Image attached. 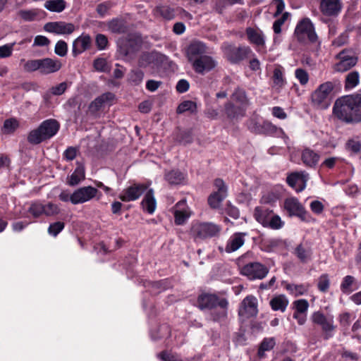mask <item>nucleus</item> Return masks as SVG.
<instances>
[{"instance_id": "1", "label": "nucleus", "mask_w": 361, "mask_h": 361, "mask_svg": "<svg viewBox=\"0 0 361 361\" xmlns=\"http://www.w3.org/2000/svg\"><path fill=\"white\" fill-rule=\"evenodd\" d=\"M333 111L338 119L346 123L361 122V94L346 95L337 99Z\"/></svg>"}, {"instance_id": "2", "label": "nucleus", "mask_w": 361, "mask_h": 361, "mask_svg": "<svg viewBox=\"0 0 361 361\" xmlns=\"http://www.w3.org/2000/svg\"><path fill=\"white\" fill-rule=\"evenodd\" d=\"M59 128L60 124L55 119L44 121L37 128L29 133L27 141L32 145H38L54 136Z\"/></svg>"}, {"instance_id": "3", "label": "nucleus", "mask_w": 361, "mask_h": 361, "mask_svg": "<svg viewBox=\"0 0 361 361\" xmlns=\"http://www.w3.org/2000/svg\"><path fill=\"white\" fill-rule=\"evenodd\" d=\"M221 231V227L216 224L193 221L190 226L189 235L195 243H199L218 236Z\"/></svg>"}, {"instance_id": "4", "label": "nucleus", "mask_w": 361, "mask_h": 361, "mask_svg": "<svg viewBox=\"0 0 361 361\" xmlns=\"http://www.w3.org/2000/svg\"><path fill=\"white\" fill-rule=\"evenodd\" d=\"M335 87L334 82L328 81L321 84L311 95L312 102L318 109H326L330 105L331 94Z\"/></svg>"}, {"instance_id": "5", "label": "nucleus", "mask_w": 361, "mask_h": 361, "mask_svg": "<svg viewBox=\"0 0 361 361\" xmlns=\"http://www.w3.org/2000/svg\"><path fill=\"white\" fill-rule=\"evenodd\" d=\"M118 52L120 56L132 58L141 47V39L135 36L129 35L118 40Z\"/></svg>"}, {"instance_id": "6", "label": "nucleus", "mask_w": 361, "mask_h": 361, "mask_svg": "<svg viewBox=\"0 0 361 361\" xmlns=\"http://www.w3.org/2000/svg\"><path fill=\"white\" fill-rule=\"evenodd\" d=\"M311 320L313 324L321 327L324 339L328 340L333 336L336 329L333 316H326L323 312L317 311L312 314Z\"/></svg>"}, {"instance_id": "7", "label": "nucleus", "mask_w": 361, "mask_h": 361, "mask_svg": "<svg viewBox=\"0 0 361 361\" xmlns=\"http://www.w3.org/2000/svg\"><path fill=\"white\" fill-rule=\"evenodd\" d=\"M295 34L298 39L301 42L308 40L310 42H315L317 40V35L314 25L307 18H303L298 23L295 30Z\"/></svg>"}, {"instance_id": "8", "label": "nucleus", "mask_w": 361, "mask_h": 361, "mask_svg": "<svg viewBox=\"0 0 361 361\" xmlns=\"http://www.w3.org/2000/svg\"><path fill=\"white\" fill-rule=\"evenodd\" d=\"M284 208L290 216H296L303 221L310 222L313 221L310 214L305 210L296 198L286 199L284 202Z\"/></svg>"}, {"instance_id": "9", "label": "nucleus", "mask_w": 361, "mask_h": 361, "mask_svg": "<svg viewBox=\"0 0 361 361\" xmlns=\"http://www.w3.org/2000/svg\"><path fill=\"white\" fill-rule=\"evenodd\" d=\"M241 274L250 280L262 279L269 273V269L259 262H250L241 269Z\"/></svg>"}, {"instance_id": "10", "label": "nucleus", "mask_w": 361, "mask_h": 361, "mask_svg": "<svg viewBox=\"0 0 361 361\" xmlns=\"http://www.w3.org/2000/svg\"><path fill=\"white\" fill-rule=\"evenodd\" d=\"M198 307L201 310L208 309L212 310L217 306L226 307L228 303L226 299L219 298L214 294L202 293L197 298Z\"/></svg>"}, {"instance_id": "11", "label": "nucleus", "mask_w": 361, "mask_h": 361, "mask_svg": "<svg viewBox=\"0 0 361 361\" xmlns=\"http://www.w3.org/2000/svg\"><path fill=\"white\" fill-rule=\"evenodd\" d=\"M258 314V304L256 297L247 295L240 303L238 314L246 319L256 317Z\"/></svg>"}, {"instance_id": "12", "label": "nucleus", "mask_w": 361, "mask_h": 361, "mask_svg": "<svg viewBox=\"0 0 361 361\" xmlns=\"http://www.w3.org/2000/svg\"><path fill=\"white\" fill-rule=\"evenodd\" d=\"M216 191L212 192L208 197V203L213 209H216L219 207L221 202L226 198L227 195V188L220 178H217L214 183Z\"/></svg>"}, {"instance_id": "13", "label": "nucleus", "mask_w": 361, "mask_h": 361, "mask_svg": "<svg viewBox=\"0 0 361 361\" xmlns=\"http://www.w3.org/2000/svg\"><path fill=\"white\" fill-rule=\"evenodd\" d=\"M146 184L134 183L123 190L119 195V199L123 202H131L137 200L147 189Z\"/></svg>"}, {"instance_id": "14", "label": "nucleus", "mask_w": 361, "mask_h": 361, "mask_svg": "<svg viewBox=\"0 0 361 361\" xmlns=\"http://www.w3.org/2000/svg\"><path fill=\"white\" fill-rule=\"evenodd\" d=\"M166 56L156 51L142 53L138 59V66L142 68H146L151 66L152 68L159 67Z\"/></svg>"}, {"instance_id": "15", "label": "nucleus", "mask_w": 361, "mask_h": 361, "mask_svg": "<svg viewBox=\"0 0 361 361\" xmlns=\"http://www.w3.org/2000/svg\"><path fill=\"white\" fill-rule=\"evenodd\" d=\"M98 190L92 186L81 187L72 193V204H78L88 202L96 197Z\"/></svg>"}, {"instance_id": "16", "label": "nucleus", "mask_w": 361, "mask_h": 361, "mask_svg": "<svg viewBox=\"0 0 361 361\" xmlns=\"http://www.w3.org/2000/svg\"><path fill=\"white\" fill-rule=\"evenodd\" d=\"M76 29V26L71 23L64 21L49 22L44 25V30L46 32L56 35H70Z\"/></svg>"}, {"instance_id": "17", "label": "nucleus", "mask_w": 361, "mask_h": 361, "mask_svg": "<svg viewBox=\"0 0 361 361\" xmlns=\"http://www.w3.org/2000/svg\"><path fill=\"white\" fill-rule=\"evenodd\" d=\"M191 64L195 72L204 75L213 70L216 66V62L212 56L204 55Z\"/></svg>"}, {"instance_id": "18", "label": "nucleus", "mask_w": 361, "mask_h": 361, "mask_svg": "<svg viewBox=\"0 0 361 361\" xmlns=\"http://www.w3.org/2000/svg\"><path fill=\"white\" fill-rule=\"evenodd\" d=\"M206 53V45L200 41L192 42L186 51L187 58L190 63H192L195 60L204 56Z\"/></svg>"}, {"instance_id": "19", "label": "nucleus", "mask_w": 361, "mask_h": 361, "mask_svg": "<svg viewBox=\"0 0 361 361\" xmlns=\"http://www.w3.org/2000/svg\"><path fill=\"white\" fill-rule=\"evenodd\" d=\"M308 178V174L305 172H295L287 177V183L297 192H300L306 187Z\"/></svg>"}, {"instance_id": "20", "label": "nucleus", "mask_w": 361, "mask_h": 361, "mask_svg": "<svg viewBox=\"0 0 361 361\" xmlns=\"http://www.w3.org/2000/svg\"><path fill=\"white\" fill-rule=\"evenodd\" d=\"M251 49L247 47H235L229 46L226 49L227 59L232 63H238L247 56Z\"/></svg>"}, {"instance_id": "21", "label": "nucleus", "mask_w": 361, "mask_h": 361, "mask_svg": "<svg viewBox=\"0 0 361 361\" xmlns=\"http://www.w3.org/2000/svg\"><path fill=\"white\" fill-rule=\"evenodd\" d=\"M342 8L340 0H321L319 8L321 12L326 16H337Z\"/></svg>"}, {"instance_id": "22", "label": "nucleus", "mask_w": 361, "mask_h": 361, "mask_svg": "<svg viewBox=\"0 0 361 361\" xmlns=\"http://www.w3.org/2000/svg\"><path fill=\"white\" fill-rule=\"evenodd\" d=\"M293 253L303 264L310 262L312 257V249L307 242H302L298 244L294 248Z\"/></svg>"}, {"instance_id": "23", "label": "nucleus", "mask_w": 361, "mask_h": 361, "mask_svg": "<svg viewBox=\"0 0 361 361\" xmlns=\"http://www.w3.org/2000/svg\"><path fill=\"white\" fill-rule=\"evenodd\" d=\"M247 233L237 232L233 233L228 239L226 245V252H233L238 250L245 243Z\"/></svg>"}, {"instance_id": "24", "label": "nucleus", "mask_w": 361, "mask_h": 361, "mask_svg": "<svg viewBox=\"0 0 361 361\" xmlns=\"http://www.w3.org/2000/svg\"><path fill=\"white\" fill-rule=\"evenodd\" d=\"M61 66L60 60L44 58L41 59L40 73L44 75L51 74L59 71Z\"/></svg>"}, {"instance_id": "25", "label": "nucleus", "mask_w": 361, "mask_h": 361, "mask_svg": "<svg viewBox=\"0 0 361 361\" xmlns=\"http://www.w3.org/2000/svg\"><path fill=\"white\" fill-rule=\"evenodd\" d=\"M185 200H180L175 206L173 214L175 223L177 225L184 224L190 217V213L185 208Z\"/></svg>"}, {"instance_id": "26", "label": "nucleus", "mask_w": 361, "mask_h": 361, "mask_svg": "<svg viewBox=\"0 0 361 361\" xmlns=\"http://www.w3.org/2000/svg\"><path fill=\"white\" fill-rule=\"evenodd\" d=\"M301 159L306 166L314 168L317 165L320 159V154L313 149L305 148L302 152Z\"/></svg>"}, {"instance_id": "27", "label": "nucleus", "mask_w": 361, "mask_h": 361, "mask_svg": "<svg viewBox=\"0 0 361 361\" xmlns=\"http://www.w3.org/2000/svg\"><path fill=\"white\" fill-rule=\"evenodd\" d=\"M115 96L111 92H106L101 96L97 97L90 105V111L92 113H96L99 111L102 106L112 101Z\"/></svg>"}, {"instance_id": "28", "label": "nucleus", "mask_w": 361, "mask_h": 361, "mask_svg": "<svg viewBox=\"0 0 361 361\" xmlns=\"http://www.w3.org/2000/svg\"><path fill=\"white\" fill-rule=\"evenodd\" d=\"M272 214L273 211L264 206L257 207L254 211L255 219L264 227L267 226Z\"/></svg>"}, {"instance_id": "29", "label": "nucleus", "mask_w": 361, "mask_h": 361, "mask_svg": "<svg viewBox=\"0 0 361 361\" xmlns=\"http://www.w3.org/2000/svg\"><path fill=\"white\" fill-rule=\"evenodd\" d=\"M91 44V38L89 35H81L78 37L73 44V53L75 56L80 54L87 49Z\"/></svg>"}, {"instance_id": "30", "label": "nucleus", "mask_w": 361, "mask_h": 361, "mask_svg": "<svg viewBox=\"0 0 361 361\" xmlns=\"http://www.w3.org/2000/svg\"><path fill=\"white\" fill-rule=\"evenodd\" d=\"M283 286L288 293L293 295L294 297H298L300 295H302L305 294L309 289V284L302 283V284H295V283H288L286 282L283 283Z\"/></svg>"}, {"instance_id": "31", "label": "nucleus", "mask_w": 361, "mask_h": 361, "mask_svg": "<svg viewBox=\"0 0 361 361\" xmlns=\"http://www.w3.org/2000/svg\"><path fill=\"white\" fill-rule=\"evenodd\" d=\"M245 111L244 107L236 106L231 102H227L225 104V113L230 119H238L243 117Z\"/></svg>"}, {"instance_id": "32", "label": "nucleus", "mask_w": 361, "mask_h": 361, "mask_svg": "<svg viewBox=\"0 0 361 361\" xmlns=\"http://www.w3.org/2000/svg\"><path fill=\"white\" fill-rule=\"evenodd\" d=\"M288 300L284 295L274 297L269 302L271 309L274 311L285 312L288 305Z\"/></svg>"}, {"instance_id": "33", "label": "nucleus", "mask_w": 361, "mask_h": 361, "mask_svg": "<svg viewBox=\"0 0 361 361\" xmlns=\"http://www.w3.org/2000/svg\"><path fill=\"white\" fill-rule=\"evenodd\" d=\"M246 34L251 43L257 46H263L264 44V36L261 30L247 27L246 29Z\"/></svg>"}, {"instance_id": "34", "label": "nucleus", "mask_w": 361, "mask_h": 361, "mask_svg": "<svg viewBox=\"0 0 361 361\" xmlns=\"http://www.w3.org/2000/svg\"><path fill=\"white\" fill-rule=\"evenodd\" d=\"M142 205L145 210L149 214H152L156 207V200L154 197V192L152 189H149L146 192L142 201Z\"/></svg>"}, {"instance_id": "35", "label": "nucleus", "mask_w": 361, "mask_h": 361, "mask_svg": "<svg viewBox=\"0 0 361 361\" xmlns=\"http://www.w3.org/2000/svg\"><path fill=\"white\" fill-rule=\"evenodd\" d=\"M154 15L160 16L166 20H171L174 17V10L169 6L160 5L156 6L153 10Z\"/></svg>"}, {"instance_id": "36", "label": "nucleus", "mask_w": 361, "mask_h": 361, "mask_svg": "<svg viewBox=\"0 0 361 361\" xmlns=\"http://www.w3.org/2000/svg\"><path fill=\"white\" fill-rule=\"evenodd\" d=\"M357 288L356 280L353 276H346L343 278L341 290L343 293L349 294Z\"/></svg>"}, {"instance_id": "37", "label": "nucleus", "mask_w": 361, "mask_h": 361, "mask_svg": "<svg viewBox=\"0 0 361 361\" xmlns=\"http://www.w3.org/2000/svg\"><path fill=\"white\" fill-rule=\"evenodd\" d=\"M85 178V169L82 165H78L73 173L68 177L67 183L71 186L78 185Z\"/></svg>"}, {"instance_id": "38", "label": "nucleus", "mask_w": 361, "mask_h": 361, "mask_svg": "<svg viewBox=\"0 0 361 361\" xmlns=\"http://www.w3.org/2000/svg\"><path fill=\"white\" fill-rule=\"evenodd\" d=\"M232 100L239 104V106L244 107L246 110L249 105V100L244 90L236 88L231 96Z\"/></svg>"}, {"instance_id": "39", "label": "nucleus", "mask_w": 361, "mask_h": 361, "mask_svg": "<svg viewBox=\"0 0 361 361\" xmlns=\"http://www.w3.org/2000/svg\"><path fill=\"white\" fill-rule=\"evenodd\" d=\"M360 82V74L357 71H353L345 75L344 87L345 90H350L355 88Z\"/></svg>"}, {"instance_id": "40", "label": "nucleus", "mask_w": 361, "mask_h": 361, "mask_svg": "<svg viewBox=\"0 0 361 361\" xmlns=\"http://www.w3.org/2000/svg\"><path fill=\"white\" fill-rule=\"evenodd\" d=\"M338 60L339 61L334 65V70L338 72H345L354 67L357 62V58Z\"/></svg>"}, {"instance_id": "41", "label": "nucleus", "mask_w": 361, "mask_h": 361, "mask_svg": "<svg viewBox=\"0 0 361 361\" xmlns=\"http://www.w3.org/2000/svg\"><path fill=\"white\" fill-rule=\"evenodd\" d=\"M108 29L114 33H124L127 27L124 20L118 18H114L107 23Z\"/></svg>"}, {"instance_id": "42", "label": "nucleus", "mask_w": 361, "mask_h": 361, "mask_svg": "<svg viewBox=\"0 0 361 361\" xmlns=\"http://www.w3.org/2000/svg\"><path fill=\"white\" fill-rule=\"evenodd\" d=\"M66 6L64 0H47L44 3V8L50 11L60 13L62 12Z\"/></svg>"}, {"instance_id": "43", "label": "nucleus", "mask_w": 361, "mask_h": 361, "mask_svg": "<svg viewBox=\"0 0 361 361\" xmlns=\"http://www.w3.org/2000/svg\"><path fill=\"white\" fill-rule=\"evenodd\" d=\"M165 179L171 185H177L181 183L184 176L178 171L172 170L165 174Z\"/></svg>"}, {"instance_id": "44", "label": "nucleus", "mask_w": 361, "mask_h": 361, "mask_svg": "<svg viewBox=\"0 0 361 361\" xmlns=\"http://www.w3.org/2000/svg\"><path fill=\"white\" fill-rule=\"evenodd\" d=\"M227 307H219V309L215 307L211 310L210 319L214 322L224 321L227 317Z\"/></svg>"}, {"instance_id": "45", "label": "nucleus", "mask_w": 361, "mask_h": 361, "mask_svg": "<svg viewBox=\"0 0 361 361\" xmlns=\"http://www.w3.org/2000/svg\"><path fill=\"white\" fill-rule=\"evenodd\" d=\"M44 204L39 201L32 202L27 210V212L34 218L40 217L44 214Z\"/></svg>"}, {"instance_id": "46", "label": "nucleus", "mask_w": 361, "mask_h": 361, "mask_svg": "<svg viewBox=\"0 0 361 361\" xmlns=\"http://www.w3.org/2000/svg\"><path fill=\"white\" fill-rule=\"evenodd\" d=\"M276 344L275 340L274 338H264L258 350V355L260 357H262L264 355L265 351H269L273 349Z\"/></svg>"}, {"instance_id": "47", "label": "nucleus", "mask_w": 361, "mask_h": 361, "mask_svg": "<svg viewBox=\"0 0 361 361\" xmlns=\"http://www.w3.org/2000/svg\"><path fill=\"white\" fill-rule=\"evenodd\" d=\"M196 103L192 101L187 100L183 102L178 105L176 112L178 114H183L186 111H190L191 113H193L196 111Z\"/></svg>"}, {"instance_id": "48", "label": "nucleus", "mask_w": 361, "mask_h": 361, "mask_svg": "<svg viewBox=\"0 0 361 361\" xmlns=\"http://www.w3.org/2000/svg\"><path fill=\"white\" fill-rule=\"evenodd\" d=\"M19 127V122L16 118L6 119L4 123V129L6 133H13Z\"/></svg>"}, {"instance_id": "49", "label": "nucleus", "mask_w": 361, "mask_h": 361, "mask_svg": "<svg viewBox=\"0 0 361 361\" xmlns=\"http://www.w3.org/2000/svg\"><path fill=\"white\" fill-rule=\"evenodd\" d=\"M290 16L288 12H284L280 18L276 20L273 24V30L274 33L279 34L281 32V26L287 20Z\"/></svg>"}, {"instance_id": "50", "label": "nucleus", "mask_w": 361, "mask_h": 361, "mask_svg": "<svg viewBox=\"0 0 361 361\" xmlns=\"http://www.w3.org/2000/svg\"><path fill=\"white\" fill-rule=\"evenodd\" d=\"M293 307L295 308L294 312L298 313H306L309 307V303L307 300L305 299H300L298 300H295L293 303Z\"/></svg>"}, {"instance_id": "51", "label": "nucleus", "mask_w": 361, "mask_h": 361, "mask_svg": "<svg viewBox=\"0 0 361 361\" xmlns=\"http://www.w3.org/2000/svg\"><path fill=\"white\" fill-rule=\"evenodd\" d=\"M330 286V281L329 279V276L326 274H324L319 276L318 279V289L323 293L326 292Z\"/></svg>"}, {"instance_id": "52", "label": "nucleus", "mask_w": 361, "mask_h": 361, "mask_svg": "<svg viewBox=\"0 0 361 361\" xmlns=\"http://www.w3.org/2000/svg\"><path fill=\"white\" fill-rule=\"evenodd\" d=\"M144 78V73L141 70L132 71L129 75V80L135 85H140Z\"/></svg>"}, {"instance_id": "53", "label": "nucleus", "mask_w": 361, "mask_h": 361, "mask_svg": "<svg viewBox=\"0 0 361 361\" xmlns=\"http://www.w3.org/2000/svg\"><path fill=\"white\" fill-rule=\"evenodd\" d=\"M44 214L47 216H56L60 213L59 206L52 202H48L47 204H44Z\"/></svg>"}, {"instance_id": "54", "label": "nucleus", "mask_w": 361, "mask_h": 361, "mask_svg": "<svg viewBox=\"0 0 361 361\" xmlns=\"http://www.w3.org/2000/svg\"><path fill=\"white\" fill-rule=\"evenodd\" d=\"M295 76L301 85H305L309 81V74L303 68H297L295 71Z\"/></svg>"}, {"instance_id": "55", "label": "nucleus", "mask_w": 361, "mask_h": 361, "mask_svg": "<svg viewBox=\"0 0 361 361\" xmlns=\"http://www.w3.org/2000/svg\"><path fill=\"white\" fill-rule=\"evenodd\" d=\"M273 80L275 85L282 87L284 85L283 72L281 67L276 68L274 71Z\"/></svg>"}, {"instance_id": "56", "label": "nucleus", "mask_w": 361, "mask_h": 361, "mask_svg": "<svg viewBox=\"0 0 361 361\" xmlns=\"http://www.w3.org/2000/svg\"><path fill=\"white\" fill-rule=\"evenodd\" d=\"M65 227V224L61 221H56L51 224L48 228V233L56 237Z\"/></svg>"}, {"instance_id": "57", "label": "nucleus", "mask_w": 361, "mask_h": 361, "mask_svg": "<svg viewBox=\"0 0 361 361\" xmlns=\"http://www.w3.org/2000/svg\"><path fill=\"white\" fill-rule=\"evenodd\" d=\"M41 59H35L27 61L25 65L24 68L26 71L33 72L39 71L40 72Z\"/></svg>"}, {"instance_id": "58", "label": "nucleus", "mask_w": 361, "mask_h": 361, "mask_svg": "<svg viewBox=\"0 0 361 361\" xmlns=\"http://www.w3.org/2000/svg\"><path fill=\"white\" fill-rule=\"evenodd\" d=\"M16 44V42H13L0 47V58H8L11 56Z\"/></svg>"}, {"instance_id": "59", "label": "nucleus", "mask_w": 361, "mask_h": 361, "mask_svg": "<svg viewBox=\"0 0 361 361\" xmlns=\"http://www.w3.org/2000/svg\"><path fill=\"white\" fill-rule=\"evenodd\" d=\"M283 222L278 215L272 214L269 220L267 226L272 229H279L283 226Z\"/></svg>"}, {"instance_id": "60", "label": "nucleus", "mask_w": 361, "mask_h": 361, "mask_svg": "<svg viewBox=\"0 0 361 361\" xmlns=\"http://www.w3.org/2000/svg\"><path fill=\"white\" fill-rule=\"evenodd\" d=\"M94 68L100 72H106L109 70V66L106 60L103 58H98L94 61Z\"/></svg>"}, {"instance_id": "61", "label": "nucleus", "mask_w": 361, "mask_h": 361, "mask_svg": "<svg viewBox=\"0 0 361 361\" xmlns=\"http://www.w3.org/2000/svg\"><path fill=\"white\" fill-rule=\"evenodd\" d=\"M158 356L162 361H183L178 355L167 351L161 352Z\"/></svg>"}, {"instance_id": "62", "label": "nucleus", "mask_w": 361, "mask_h": 361, "mask_svg": "<svg viewBox=\"0 0 361 361\" xmlns=\"http://www.w3.org/2000/svg\"><path fill=\"white\" fill-rule=\"evenodd\" d=\"M68 45L66 42L63 40L59 41L55 46V53L60 56H64L67 54Z\"/></svg>"}, {"instance_id": "63", "label": "nucleus", "mask_w": 361, "mask_h": 361, "mask_svg": "<svg viewBox=\"0 0 361 361\" xmlns=\"http://www.w3.org/2000/svg\"><path fill=\"white\" fill-rule=\"evenodd\" d=\"M78 153V149L75 147H68L63 152V157L67 161L73 160Z\"/></svg>"}, {"instance_id": "64", "label": "nucleus", "mask_w": 361, "mask_h": 361, "mask_svg": "<svg viewBox=\"0 0 361 361\" xmlns=\"http://www.w3.org/2000/svg\"><path fill=\"white\" fill-rule=\"evenodd\" d=\"M20 16L25 20H34L37 16V12L34 10H22L19 12Z\"/></svg>"}]
</instances>
